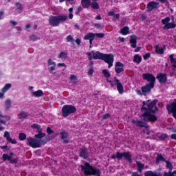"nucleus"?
Instances as JSON below:
<instances>
[{"label":"nucleus","instance_id":"nucleus-3","mask_svg":"<svg viewBox=\"0 0 176 176\" xmlns=\"http://www.w3.org/2000/svg\"><path fill=\"white\" fill-rule=\"evenodd\" d=\"M81 171H83L86 176H101V170L96 166L90 165V163L85 162L84 165H80Z\"/></svg>","mask_w":176,"mask_h":176},{"label":"nucleus","instance_id":"nucleus-11","mask_svg":"<svg viewBox=\"0 0 176 176\" xmlns=\"http://www.w3.org/2000/svg\"><path fill=\"white\" fill-rule=\"evenodd\" d=\"M166 109L168 111V113H173V118L176 120V102H173L170 104L166 105Z\"/></svg>","mask_w":176,"mask_h":176},{"label":"nucleus","instance_id":"nucleus-2","mask_svg":"<svg viewBox=\"0 0 176 176\" xmlns=\"http://www.w3.org/2000/svg\"><path fill=\"white\" fill-rule=\"evenodd\" d=\"M92 58L94 60H102L109 65L108 68H111L113 65V55L112 54H103L99 51H91Z\"/></svg>","mask_w":176,"mask_h":176},{"label":"nucleus","instance_id":"nucleus-52","mask_svg":"<svg viewBox=\"0 0 176 176\" xmlns=\"http://www.w3.org/2000/svg\"><path fill=\"white\" fill-rule=\"evenodd\" d=\"M47 134H49V135H50V134H53L54 133V131H53L52 128L48 126L47 127Z\"/></svg>","mask_w":176,"mask_h":176},{"label":"nucleus","instance_id":"nucleus-46","mask_svg":"<svg viewBox=\"0 0 176 176\" xmlns=\"http://www.w3.org/2000/svg\"><path fill=\"white\" fill-rule=\"evenodd\" d=\"M10 87H12V84H6L2 89L3 93L8 91Z\"/></svg>","mask_w":176,"mask_h":176},{"label":"nucleus","instance_id":"nucleus-45","mask_svg":"<svg viewBox=\"0 0 176 176\" xmlns=\"http://www.w3.org/2000/svg\"><path fill=\"white\" fill-rule=\"evenodd\" d=\"M158 2H160V3H163L166 5V6H167V8H170V2L168 1V0H155Z\"/></svg>","mask_w":176,"mask_h":176},{"label":"nucleus","instance_id":"nucleus-21","mask_svg":"<svg viewBox=\"0 0 176 176\" xmlns=\"http://www.w3.org/2000/svg\"><path fill=\"white\" fill-rule=\"evenodd\" d=\"M91 5V0H81V6L83 9H89Z\"/></svg>","mask_w":176,"mask_h":176},{"label":"nucleus","instance_id":"nucleus-13","mask_svg":"<svg viewBox=\"0 0 176 176\" xmlns=\"http://www.w3.org/2000/svg\"><path fill=\"white\" fill-rule=\"evenodd\" d=\"M157 6H159V2L150 1L146 5V12L148 13H151L152 10H155V9H157Z\"/></svg>","mask_w":176,"mask_h":176},{"label":"nucleus","instance_id":"nucleus-42","mask_svg":"<svg viewBox=\"0 0 176 176\" xmlns=\"http://www.w3.org/2000/svg\"><path fill=\"white\" fill-rule=\"evenodd\" d=\"M67 57H68V53L64 52H61L58 56V58L62 59H65Z\"/></svg>","mask_w":176,"mask_h":176},{"label":"nucleus","instance_id":"nucleus-23","mask_svg":"<svg viewBox=\"0 0 176 176\" xmlns=\"http://www.w3.org/2000/svg\"><path fill=\"white\" fill-rule=\"evenodd\" d=\"M137 165V170L141 173H142V170L145 168V164L141 163L140 161H135Z\"/></svg>","mask_w":176,"mask_h":176},{"label":"nucleus","instance_id":"nucleus-24","mask_svg":"<svg viewBox=\"0 0 176 176\" xmlns=\"http://www.w3.org/2000/svg\"><path fill=\"white\" fill-rule=\"evenodd\" d=\"M95 38H96V34L93 32H89L83 38L84 41H90L91 39H95Z\"/></svg>","mask_w":176,"mask_h":176},{"label":"nucleus","instance_id":"nucleus-44","mask_svg":"<svg viewBox=\"0 0 176 176\" xmlns=\"http://www.w3.org/2000/svg\"><path fill=\"white\" fill-rule=\"evenodd\" d=\"M38 39H39L38 36H36L34 34H32L29 36V41H32V42H36V41H38Z\"/></svg>","mask_w":176,"mask_h":176},{"label":"nucleus","instance_id":"nucleus-26","mask_svg":"<svg viewBox=\"0 0 176 176\" xmlns=\"http://www.w3.org/2000/svg\"><path fill=\"white\" fill-rule=\"evenodd\" d=\"M19 119L21 120V119H27V118L28 117V113L24 111H20L19 113H18L17 115Z\"/></svg>","mask_w":176,"mask_h":176},{"label":"nucleus","instance_id":"nucleus-59","mask_svg":"<svg viewBox=\"0 0 176 176\" xmlns=\"http://www.w3.org/2000/svg\"><path fill=\"white\" fill-rule=\"evenodd\" d=\"M10 24H12V28H14V27H16V25H17V22L16 21L11 20L10 21Z\"/></svg>","mask_w":176,"mask_h":176},{"label":"nucleus","instance_id":"nucleus-25","mask_svg":"<svg viewBox=\"0 0 176 176\" xmlns=\"http://www.w3.org/2000/svg\"><path fill=\"white\" fill-rule=\"evenodd\" d=\"M32 96H33V97H43L45 94L43 93V91L38 89L36 91L32 92Z\"/></svg>","mask_w":176,"mask_h":176},{"label":"nucleus","instance_id":"nucleus-18","mask_svg":"<svg viewBox=\"0 0 176 176\" xmlns=\"http://www.w3.org/2000/svg\"><path fill=\"white\" fill-rule=\"evenodd\" d=\"M48 69L50 74H52L53 71L56 70V62L53 61L52 58L48 59L47 60Z\"/></svg>","mask_w":176,"mask_h":176},{"label":"nucleus","instance_id":"nucleus-4","mask_svg":"<svg viewBox=\"0 0 176 176\" xmlns=\"http://www.w3.org/2000/svg\"><path fill=\"white\" fill-rule=\"evenodd\" d=\"M68 20V15L62 14L58 16H50L48 21L52 27H58L60 23H65Z\"/></svg>","mask_w":176,"mask_h":176},{"label":"nucleus","instance_id":"nucleus-58","mask_svg":"<svg viewBox=\"0 0 176 176\" xmlns=\"http://www.w3.org/2000/svg\"><path fill=\"white\" fill-rule=\"evenodd\" d=\"M94 72V69H93L92 67H91V68L89 69L87 74H88L89 76H91V75H93Z\"/></svg>","mask_w":176,"mask_h":176},{"label":"nucleus","instance_id":"nucleus-5","mask_svg":"<svg viewBox=\"0 0 176 176\" xmlns=\"http://www.w3.org/2000/svg\"><path fill=\"white\" fill-rule=\"evenodd\" d=\"M47 144V142L45 139L36 140L31 137L27 138V145H28V146H31V148H41V145H46Z\"/></svg>","mask_w":176,"mask_h":176},{"label":"nucleus","instance_id":"nucleus-36","mask_svg":"<svg viewBox=\"0 0 176 176\" xmlns=\"http://www.w3.org/2000/svg\"><path fill=\"white\" fill-rule=\"evenodd\" d=\"M90 6L91 9H94V10L100 9V4H98L97 1H93L92 3L91 2Z\"/></svg>","mask_w":176,"mask_h":176},{"label":"nucleus","instance_id":"nucleus-47","mask_svg":"<svg viewBox=\"0 0 176 176\" xmlns=\"http://www.w3.org/2000/svg\"><path fill=\"white\" fill-rule=\"evenodd\" d=\"M170 17L166 16L165 19H162V23L164 25H166V24H168V23H170Z\"/></svg>","mask_w":176,"mask_h":176},{"label":"nucleus","instance_id":"nucleus-54","mask_svg":"<svg viewBox=\"0 0 176 176\" xmlns=\"http://www.w3.org/2000/svg\"><path fill=\"white\" fill-rule=\"evenodd\" d=\"M107 81L108 82V83H110L111 87H113V86H116V82L109 79H107Z\"/></svg>","mask_w":176,"mask_h":176},{"label":"nucleus","instance_id":"nucleus-28","mask_svg":"<svg viewBox=\"0 0 176 176\" xmlns=\"http://www.w3.org/2000/svg\"><path fill=\"white\" fill-rule=\"evenodd\" d=\"M176 24L175 23H168L163 26V30H171V28H175Z\"/></svg>","mask_w":176,"mask_h":176},{"label":"nucleus","instance_id":"nucleus-6","mask_svg":"<svg viewBox=\"0 0 176 176\" xmlns=\"http://www.w3.org/2000/svg\"><path fill=\"white\" fill-rule=\"evenodd\" d=\"M111 157L113 159V160H115V159H118V160H122L124 157V160H126L128 163H133V158L131 157L130 151L123 153L118 151L116 152V155L113 154Z\"/></svg>","mask_w":176,"mask_h":176},{"label":"nucleus","instance_id":"nucleus-10","mask_svg":"<svg viewBox=\"0 0 176 176\" xmlns=\"http://www.w3.org/2000/svg\"><path fill=\"white\" fill-rule=\"evenodd\" d=\"M142 79L144 80H147V82H149L148 85H151L152 86H155V83L156 82V77H155L153 74L151 73L143 74Z\"/></svg>","mask_w":176,"mask_h":176},{"label":"nucleus","instance_id":"nucleus-63","mask_svg":"<svg viewBox=\"0 0 176 176\" xmlns=\"http://www.w3.org/2000/svg\"><path fill=\"white\" fill-rule=\"evenodd\" d=\"M135 92L137 94H138L139 96H142V91H141V90L140 89H136Z\"/></svg>","mask_w":176,"mask_h":176},{"label":"nucleus","instance_id":"nucleus-30","mask_svg":"<svg viewBox=\"0 0 176 176\" xmlns=\"http://www.w3.org/2000/svg\"><path fill=\"white\" fill-rule=\"evenodd\" d=\"M5 110L9 111L10 108H12V101H10V99H8L5 101Z\"/></svg>","mask_w":176,"mask_h":176},{"label":"nucleus","instance_id":"nucleus-40","mask_svg":"<svg viewBox=\"0 0 176 176\" xmlns=\"http://www.w3.org/2000/svg\"><path fill=\"white\" fill-rule=\"evenodd\" d=\"M4 138H6L8 142H11L12 138L10 137V133L8 132V131H6L3 135Z\"/></svg>","mask_w":176,"mask_h":176},{"label":"nucleus","instance_id":"nucleus-16","mask_svg":"<svg viewBox=\"0 0 176 176\" xmlns=\"http://www.w3.org/2000/svg\"><path fill=\"white\" fill-rule=\"evenodd\" d=\"M155 87L154 85H151V84H146V85L142 87V91L144 96H148L150 91H151L152 89Z\"/></svg>","mask_w":176,"mask_h":176},{"label":"nucleus","instance_id":"nucleus-29","mask_svg":"<svg viewBox=\"0 0 176 176\" xmlns=\"http://www.w3.org/2000/svg\"><path fill=\"white\" fill-rule=\"evenodd\" d=\"M108 16H113V20H118L120 18V14H115L113 11H109L107 12Z\"/></svg>","mask_w":176,"mask_h":176},{"label":"nucleus","instance_id":"nucleus-35","mask_svg":"<svg viewBox=\"0 0 176 176\" xmlns=\"http://www.w3.org/2000/svg\"><path fill=\"white\" fill-rule=\"evenodd\" d=\"M38 133V134L34 135V138H36V140H42L43 137H46V133H43L42 131Z\"/></svg>","mask_w":176,"mask_h":176},{"label":"nucleus","instance_id":"nucleus-48","mask_svg":"<svg viewBox=\"0 0 176 176\" xmlns=\"http://www.w3.org/2000/svg\"><path fill=\"white\" fill-rule=\"evenodd\" d=\"M168 137V135H167V133H162L158 136V138H160L161 141H163L166 140V138H167Z\"/></svg>","mask_w":176,"mask_h":176},{"label":"nucleus","instance_id":"nucleus-14","mask_svg":"<svg viewBox=\"0 0 176 176\" xmlns=\"http://www.w3.org/2000/svg\"><path fill=\"white\" fill-rule=\"evenodd\" d=\"M156 78L160 85H164L167 82V74L160 73L157 75Z\"/></svg>","mask_w":176,"mask_h":176},{"label":"nucleus","instance_id":"nucleus-8","mask_svg":"<svg viewBox=\"0 0 176 176\" xmlns=\"http://www.w3.org/2000/svg\"><path fill=\"white\" fill-rule=\"evenodd\" d=\"M14 155V153L12 151L10 152V155L4 153L2 155L1 160H3V162H6V160H8L10 164H13L14 166H16L17 163H19V157H13Z\"/></svg>","mask_w":176,"mask_h":176},{"label":"nucleus","instance_id":"nucleus-34","mask_svg":"<svg viewBox=\"0 0 176 176\" xmlns=\"http://www.w3.org/2000/svg\"><path fill=\"white\" fill-rule=\"evenodd\" d=\"M15 10L18 13H21L23 12V5L20 3H15Z\"/></svg>","mask_w":176,"mask_h":176},{"label":"nucleus","instance_id":"nucleus-31","mask_svg":"<svg viewBox=\"0 0 176 176\" xmlns=\"http://www.w3.org/2000/svg\"><path fill=\"white\" fill-rule=\"evenodd\" d=\"M133 61L137 64H140L141 61H142V57L138 54H135L133 57Z\"/></svg>","mask_w":176,"mask_h":176},{"label":"nucleus","instance_id":"nucleus-53","mask_svg":"<svg viewBox=\"0 0 176 176\" xmlns=\"http://www.w3.org/2000/svg\"><path fill=\"white\" fill-rule=\"evenodd\" d=\"M150 57H151V53H149V52L146 53V54H144L143 56V58L145 60H148V58H150Z\"/></svg>","mask_w":176,"mask_h":176},{"label":"nucleus","instance_id":"nucleus-17","mask_svg":"<svg viewBox=\"0 0 176 176\" xmlns=\"http://www.w3.org/2000/svg\"><path fill=\"white\" fill-rule=\"evenodd\" d=\"M60 139L63 141V144H69L68 133L65 131L59 133Z\"/></svg>","mask_w":176,"mask_h":176},{"label":"nucleus","instance_id":"nucleus-32","mask_svg":"<svg viewBox=\"0 0 176 176\" xmlns=\"http://www.w3.org/2000/svg\"><path fill=\"white\" fill-rule=\"evenodd\" d=\"M144 176H160V174L152 170H147L144 172Z\"/></svg>","mask_w":176,"mask_h":176},{"label":"nucleus","instance_id":"nucleus-20","mask_svg":"<svg viewBox=\"0 0 176 176\" xmlns=\"http://www.w3.org/2000/svg\"><path fill=\"white\" fill-rule=\"evenodd\" d=\"M166 160H166V158L163 157L162 153H157V156L155 157V164H159L160 162H164V163H165Z\"/></svg>","mask_w":176,"mask_h":176},{"label":"nucleus","instance_id":"nucleus-61","mask_svg":"<svg viewBox=\"0 0 176 176\" xmlns=\"http://www.w3.org/2000/svg\"><path fill=\"white\" fill-rule=\"evenodd\" d=\"M113 82L117 85V83H120V80L118 79V77H114Z\"/></svg>","mask_w":176,"mask_h":176},{"label":"nucleus","instance_id":"nucleus-57","mask_svg":"<svg viewBox=\"0 0 176 176\" xmlns=\"http://www.w3.org/2000/svg\"><path fill=\"white\" fill-rule=\"evenodd\" d=\"M163 176H174V175H173L171 170H168V172H164Z\"/></svg>","mask_w":176,"mask_h":176},{"label":"nucleus","instance_id":"nucleus-39","mask_svg":"<svg viewBox=\"0 0 176 176\" xmlns=\"http://www.w3.org/2000/svg\"><path fill=\"white\" fill-rule=\"evenodd\" d=\"M66 42H69L71 45H74V43H75V40L74 39V37L69 34L66 37Z\"/></svg>","mask_w":176,"mask_h":176},{"label":"nucleus","instance_id":"nucleus-38","mask_svg":"<svg viewBox=\"0 0 176 176\" xmlns=\"http://www.w3.org/2000/svg\"><path fill=\"white\" fill-rule=\"evenodd\" d=\"M165 163L166 164V168L168 170V171H173V168H174V166H173V163H171L170 161H165Z\"/></svg>","mask_w":176,"mask_h":176},{"label":"nucleus","instance_id":"nucleus-55","mask_svg":"<svg viewBox=\"0 0 176 176\" xmlns=\"http://www.w3.org/2000/svg\"><path fill=\"white\" fill-rule=\"evenodd\" d=\"M149 101H151V100H148L146 101L144 100L142 102L143 106L142 107V108H146V107H148V104H149ZM146 105V107H145Z\"/></svg>","mask_w":176,"mask_h":176},{"label":"nucleus","instance_id":"nucleus-43","mask_svg":"<svg viewBox=\"0 0 176 176\" xmlns=\"http://www.w3.org/2000/svg\"><path fill=\"white\" fill-rule=\"evenodd\" d=\"M19 139L20 141H25V140H27V135L24 133H20L19 134Z\"/></svg>","mask_w":176,"mask_h":176},{"label":"nucleus","instance_id":"nucleus-27","mask_svg":"<svg viewBox=\"0 0 176 176\" xmlns=\"http://www.w3.org/2000/svg\"><path fill=\"white\" fill-rule=\"evenodd\" d=\"M116 86L119 94H123V93H124V88L123 87V85L122 84V82L117 83Z\"/></svg>","mask_w":176,"mask_h":176},{"label":"nucleus","instance_id":"nucleus-33","mask_svg":"<svg viewBox=\"0 0 176 176\" xmlns=\"http://www.w3.org/2000/svg\"><path fill=\"white\" fill-rule=\"evenodd\" d=\"M130 32V28L129 26H125L120 31V34H122V35H127Z\"/></svg>","mask_w":176,"mask_h":176},{"label":"nucleus","instance_id":"nucleus-22","mask_svg":"<svg viewBox=\"0 0 176 176\" xmlns=\"http://www.w3.org/2000/svg\"><path fill=\"white\" fill-rule=\"evenodd\" d=\"M168 58L170 61V64L172 65V68L173 71H175L176 69V59L174 58V54L169 55Z\"/></svg>","mask_w":176,"mask_h":176},{"label":"nucleus","instance_id":"nucleus-49","mask_svg":"<svg viewBox=\"0 0 176 176\" xmlns=\"http://www.w3.org/2000/svg\"><path fill=\"white\" fill-rule=\"evenodd\" d=\"M82 10H83V8H82V6H79L78 7L76 8L75 13L76 14H80V12H82Z\"/></svg>","mask_w":176,"mask_h":176},{"label":"nucleus","instance_id":"nucleus-50","mask_svg":"<svg viewBox=\"0 0 176 176\" xmlns=\"http://www.w3.org/2000/svg\"><path fill=\"white\" fill-rule=\"evenodd\" d=\"M109 118H111V114L106 113V114L103 115V116L101 119V122H102L103 120H107V119H109Z\"/></svg>","mask_w":176,"mask_h":176},{"label":"nucleus","instance_id":"nucleus-41","mask_svg":"<svg viewBox=\"0 0 176 176\" xmlns=\"http://www.w3.org/2000/svg\"><path fill=\"white\" fill-rule=\"evenodd\" d=\"M102 75H104V78H106L107 79L111 78V73L108 72V69H103L102 71Z\"/></svg>","mask_w":176,"mask_h":176},{"label":"nucleus","instance_id":"nucleus-9","mask_svg":"<svg viewBox=\"0 0 176 176\" xmlns=\"http://www.w3.org/2000/svg\"><path fill=\"white\" fill-rule=\"evenodd\" d=\"M141 120H132L131 123L133 124H135L137 127H140V129H142V127H144V129H149V125L147 123H152V121H149L148 120H144V116H142V114L140 116Z\"/></svg>","mask_w":176,"mask_h":176},{"label":"nucleus","instance_id":"nucleus-37","mask_svg":"<svg viewBox=\"0 0 176 176\" xmlns=\"http://www.w3.org/2000/svg\"><path fill=\"white\" fill-rule=\"evenodd\" d=\"M32 129H36L37 133H39L41 131H43V129L41 127V125L38 124H33L31 125Z\"/></svg>","mask_w":176,"mask_h":176},{"label":"nucleus","instance_id":"nucleus-64","mask_svg":"<svg viewBox=\"0 0 176 176\" xmlns=\"http://www.w3.org/2000/svg\"><path fill=\"white\" fill-rule=\"evenodd\" d=\"M58 67H65V68H67V65L65 63H58Z\"/></svg>","mask_w":176,"mask_h":176},{"label":"nucleus","instance_id":"nucleus-51","mask_svg":"<svg viewBox=\"0 0 176 176\" xmlns=\"http://www.w3.org/2000/svg\"><path fill=\"white\" fill-rule=\"evenodd\" d=\"M95 36H97V38H104V36H105V34H104V33H95Z\"/></svg>","mask_w":176,"mask_h":176},{"label":"nucleus","instance_id":"nucleus-60","mask_svg":"<svg viewBox=\"0 0 176 176\" xmlns=\"http://www.w3.org/2000/svg\"><path fill=\"white\" fill-rule=\"evenodd\" d=\"M158 54H164V49L163 47H161L159 49V52H157Z\"/></svg>","mask_w":176,"mask_h":176},{"label":"nucleus","instance_id":"nucleus-56","mask_svg":"<svg viewBox=\"0 0 176 176\" xmlns=\"http://www.w3.org/2000/svg\"><path fill=\"white\" fill-rule=\"evenodd\" d=\"M69 79L71 80H76L75 82H78V78H76V76L74 75V74H71L70 75V77H69Z\"/></svg>","mask_w":176,"mask_h":176},{"label":"nucleus","instance_id":"nucleus-7","mask_svg":"<svg viewBox=\"0 0 176 176\" xmlns=\"http://www.w3.org/2000/svg\"><path fill=\"white\" fill-rule=\"evenodd\" d=\"M76 112V107L72 104H65L62 107V116L63 118H68L69 115Z\"/></svg>","mask_w":176,"mask_h":176},{"label":"nucleus","instance_id":"nucleus-12","mask_svg":"<svg viewBox=\"0 0 176 176\" xmlns=\"http://www.w3.org/2000/svg\"><path fill=\"white\" fill-rule=\"evenodd\" d=\"M79 157L84 160L89 159V150L86 146L80 148Z\"/></svg>","mask_w":176,"mask_h":176},{"label":"nucleus","instance_id":"nucleus-1","mask_svg":"<svg viewBox=\"0 0 176 176\" xmlns=\"http://www.w3.org/2000/svg\"><path fill=\"white\" fill-rule=\"evenodd\" d=\"M159 102V100L154 99L152 101H149L147 107H141V111L143 112L142 116L144 120L151 121V123L157 122V116L155 115L156 112H159V108L156 107V104Z\"/></svg>","mask_w":176,"mask_h":176},{"label":"nucleus","instance_id":"nucleus-62","mask_svg":"<svg viewBox=\"0 0 176 176\" xmlns=\"http://www.w3.org/2000/svg\"><path fill=\"white\" fill-rule=\"evenodd\" d=\"M131 176H143V175L138 174V172H133Z\"/></svg>","mask_w":176,"mask_h":176},{"label":"nucleus","instance_id":"nucleus-15","mask_svg":"<svg viewBox=\"0 0 176 176\" xmlns=\"http://www.w3.org/2000/svg\"><path fill=\"white\" fill-rule=\"evenodd\" d=\"M115 72L116 74H122V72H124V64L122 62H116L115 65Z\"/></svg>","mask_w":176,"mask_h":176},{"label":"nucleus","instance_id":"nucleus-19","mask_svg":"<svg viewBox=\"0 0 176 176\" xmlns=\"http://www.w3.org/2000/svg\"><path fill=\"white\" fill-rule=\"evenodd\" d=\"M129 42L131 43V47L135 49L137 47V36L135 34L130 36Z\"/></svg>","mask_w":176,"mask_h":176}]
</instances>
